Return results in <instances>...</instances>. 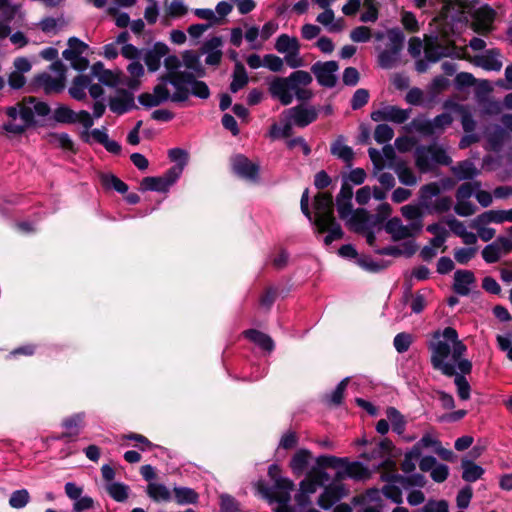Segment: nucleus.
<instances>
[{"label": "nucleus", "mask_w": 512, "mask_h": 512, "mask_svg": "<svg viewBox=\"0 0 512 512\" xmlns=\"http://www.w3.org/2000/svg\"><path fill=\"white\" fill-rule=\"evenodd\" d=\"M439 443L440 441L434 434L426 433L412 448L415 453H419L421 455L423 449L431 448L435 451Z\"/></svg>", "instance_id": "603ef678"}, {"label": "nucleus", "mask_w": 512, "mask_h": 512, "mask_svg": "<svg viewBox=\"0 0 512 512\" xmlns=\"http://www.w3.org/2000/svg\"><path fill=\"white\" fill-rule=\"evenodd\" d=\"M147 494L154 501H169L171 499V493L169 489L159 483H150L147 486Z\"/></svg>", "instance_id": "c03bdc74"}, {"label": "nucleus", "mask_w": 512, "mask_h": 512, "mask_svg": "<svg viewBox=\"0 0 512 512\" xmlns=\"http://www.w3.org/2000/svg\"><path fill=\"white\" fill-rule=\"evenodd\" d=\"M101 183L106 189H114L121 194L128 191V185L113 174H103L101 176Z\"/></svg>", "instance_id": "a18cd8bd"}, {"label": "nucleus", "mask_w": 512, "mask_h": 512, "mask_svg": "<svg viewBox=\"0 0 512 512\" xmlns=\"http://www.w3.org/2000/svg\"><path fill=\"white\" fill-rule=\"evenodd\" d=\"M476 252L475 247L459 248L455 250L454 258L458 263L466 264L475 256Z\"/></svg>", "instance_id": "774afa93"}, {"label": "nucleus", "mask_w": 512, "mask_h": 512, "mask_svg": "<svg viewBox=\"0 0 512 512\" xmlns=\"http://www.w3.org/2000/svg\"><path fill=\"white\" fill-rule=\"evenodd\" d=\"M349 382V378L343 379L335 388V390L327 396V401L332 405H339L343 400V394Z\"/></svg>", "instance_id": "0e129e2a"}, {"label": "nucleus", "mask_w": 512, "mask_h": 512, "mask_svg": "<svg viewBox=\"0 0 512 512\" xmlns=\"http://www.w3.org/2000/svg\"><path fill=\"white\" fill-rule=\"evenodd\" d=\"M507 130H492L489 133L487 147L490 150L497 151L501 148V143L506 137Z\"/></svg>", "instance_id": "680f3d73"}, {"label": "nucleus", "mask_w": 512, "mask_h": 512, "mask_svg": "<svg viewBox=\"0 0 512 512\" xmlns=\"http://www.w3.org/2000/svg\"><path fill=\"white\" fill-rule=\"evenodd\" d=\"M80 138L87 143H99L107 151L117 154L121 151V146L114 140H110L106 130H82Z\"/></svg>", "instance_id": "5701e85b"}, {"label": "nucleus", "mask_w": 512, "mask_h": 512, "mask_svg": "<svg viewBox=\"0 0 512 512\" xmlns=\"http://www.w3.org/2000/svg\"><path fill=\"white\" fill-rule=\"evenodd\" d=\"M454 47L443 43L438 36L425 38V57L430 62H437L443 57L452 56Z\"/></svg>", "instance_id": "412c9836"}, {"label": "nucleus", "mask_w": 512, "mask_h": 512, "mask_svg": "<svg viewBox=\"0 0 512 512\" xmlns=\"http://www.w3.org/2000/svg\"><path fill=\"white\" fill-rule=\"evenodd\" d=\"M107 105L101 101L93 103L92 114L86 110L75 112L65 105L58 106L52 113L51 119L54 122L65 125H82L83 128H91L94 120L103 116Z\"/></svg>", "instance_id": "0eeeda50"}, {"label": "nucleus", "mask_w": 512, "mask_h": 512, "mask_svg": "<svg viewBox=\"0 0 512 512\" xmlns=\"http://www.w3.org/2000/svg\"><path fill=\"white\" fill-rule=\"evenodd\" d=\"M166 6V17L168 18H180L185 16L188 13V7L185 5L183 0H171L168 4L167 0L165 1Z\"/></svg>", "instance_id": "49530a36"}, {"label": "nucleus", "mask_w": 512, "mask_h": 512, "mask_svg": "<svg viewBox=\"0 0 512 512\" xmlns=\"http://www.w3.org/2000/svg\"><path fill=\"white\" fill-rule=\"evenodd\" d=\"M424 208L418 205H405L401 208L403 217L412 222L420 221L422 223V217L424 214Z\"/></svg>", "instance_id": "4d7b16f0"}, {"label": "nucleus", "mask_w": 512, "mask_h": 512, "mask_svg": "<svg viewBox=\"0 0 512 512\" xmlns=\"http://www.w3.org/2000/svg\"><path fill=\"white\" fill-rule=\"evenodd\" d=\"M91 81L92 77L89 75L80 74L76 76L69 88L70 96L75 100H83L86 97V90Z\"/></svg>", "instance_id": "473e14b6"}, {"label": "nucleus", "mask_w": 512, "mask_h": 512, "mask_svg": "<svg viewBox=\"0 0 512 512\" xmlns=\"http://www.w3.org/2000/svg\"><path fill=\"white\" fill-rule=\"evenodd\" d=\"M232 172L239 178L251 183H258L260 180V165L252 162L244 154H235L230 157Z\"/></svg>", "instance_id": "2eb2a0df"}, {"label": "nucleus", "mask_w": 512, "mask_h": 512, "mask_svg": "<svg viewBox=\"0 0 512 512\" xmlns=\"http://www.w3.org/2000/svg\"><path fill=\"white\" fill-rule=\"evenodd\" d=\"M392 478L395 482H399L403 487H411V486H417V487H424L426 484V478L419 473L413 474L408 477H403L398 474H393Z\"/></svg>", "instance_id": "09e8293b"}, {"label": "nucleus", "mask_w": 512, "mask_h": 512, "mask_svg": "<svg viewBox=\"0 0 512 512\" xmlns=\"http://www.w3.org/2000/svg\"><path fill=\"white\" fill-rule=\"evenodd\" d=\"M440 192L441 187L436 182L426 184L420 188V205L424 208L425 212L432 214L450 210L452 206V199L450 197L444 196L432 201Z\"/></svg>", "instance_id": "9b49d317"}, {"label": "nucleus", "mask_w": 512, "mask_h": 512, "mask_svg": "<svg viewBox=\"0 0 512 512\" xmlns=\"http://www.w3.org/2000/svg\"><path fill=\"white\" fill-rule=\"evenodd\" d=\"M108 106L114 114L122 115L134 108V97L126 92L120 93L109 99Z\"/></svg>", "instance_id": "c756f323"}, {"label": "nucleus", "mask_w": 512, "mask_h": 512, "mask_svg": "<svg viewBox=\"0 0 512 512\" xmlns=\"http://www.w3.org/2000/svg\"><path fill=\"white\" fill-rule=\"evenodd\" d=\"M257 487L258 491L271 502L289 503L291 499L290 492L294 489V483L288 478L281 477L274 482L277 491H271L263 482H259Z\"/></svg>", "instance_id": "dca6fc26"}, {"label": "nucleus", "mask_w": 512, "mask_h": 512, "mask_svg": "<svg viewBox=\"0 0 512 512\" xmlns=\"http://www.w3.org/2000/svg\"><path fill=\"white\" fill-rule=\"evenodd\" d=\"M457 202L454 207L455 212L462 217H467L475 213L476 206L470 201V199L456 198Z\"/></svg>", "instance_id": "13d9d810"}, {"label": "nucleus", "mask_w": 512, "mask_h": 512, "mask_svg": "<svg viewBox=\"0 0 512 512\" xmlns=\"http://www.w3.org/2000/svg\"><path fill=\"white\" fill-rule=\"evenodd\" d=\"M248 81L249 78L244 65L241 62L236 61L232 74V81L229 87L230 91L232 93L238 92L247 85Z\"/></svg>", "instance_id": "f704fd0d"}, {"label": "nucleus", "mask_w": 512, "mask_h": 512, "mask_svg": "<svg viewBox=\"0 0 512 512\" xmlns=\"http://www.w3.org/2000/svg\"><path fill=\"white\" fill-rule=\"evenodd\" d=\"M452 172L461 180L471 179L478 174L477 168L471 161H463L452 167Z\"/></svg>", "instance_id": "37998d69"}, {"label": "nucleus", "mask_w": 512, "mask_h": 512, "mask_svg": "<svg viewBox=\"0 0 512 512\" xmlns=\"http://www.w3.org/2000/svg\"><path fill=\"white\" fill-rule=\"evenodd\" d=\"M220 509L221 512H238L239 502L229 494H222L220 496Z\"/></svg>", "instance_id": "69168bd1"}, {"label": "nucleus", "mask_w": 512, "mask_h": 512, "mask_svg": "<svg viewBox=\"0 0 512 512\" xmlns=\"http://www.w3.org/2000/svg\"><path fill=\"white\" fill-rule=\"evenodd\" d=\"M44 138L55 148H61L64 151L76 153L74 142L67 133L49 132Z\"/></svg>", "instance_id": "2f4dec72"}, {"label": "nucleus", "mask_w": 512, "mask_h": 512, "mask_svg": "<svg viewBox=\"0 0 512 512\" xmlns=\"http://www.w3.org/2000/svg\"><path fill=\"white\" fill-rule=\"evenodd\" d=\"M378 64L383 69H392L402 64V49L405 36L398 29H389L385 33H377Z\"/></svg>", "instance_id": "39448f33"}, {"label": "nucleus", "mask_w": 512, "mask_h": 512, "mask_svg": "<svg viewBox=\"0 0 512 512\" xmlns=\"http://www.w3.org/2000/svg\"><path fill=\"white\" fill-rule=\"evenodd\" d=\"M388 422L392 425V430L398 435H402L406 429L407 421L403 414L395 407H388L385 411Z\"/></svg>", "instance_id": "c9c22d12"}, {"label": "nucleus", "mask_w": 512, "mask_h": 512, "mask_svg": "<svg viewBox=\"0 0 512 512\" xmlns=\"http://www.w3.org/2000/svg\"><path fill=\"white\" fill-rule=\"evenodd\" d=\"M18 12V7L13 5L10 0H0V21L9 24Z\"/></svg>", "instance_id": "864d4df0"}, {"label": "nucleus", "mask_w": 512, "mask_h": 512, "mask_svg": "<svg viewBox=\"0 0 512 512\" xmlns=\"http://www.w3.org/2000/svg\"><path fill=\"white\" fill-rule=\"evenodd\" d=\"M372 118L375 121H390L396 124H401L408 120L409 111L400 109L396 106H384L381 109L372 113Z\"/></svg>", "instance_id": "b1692460"}, {"label": "nucleus", "mask_w": 512, "mask_h": 512, "mask_svg": "<svg viewBox=\"0 0 512 512\" xmlns=\"http://www.w3.org/2000/svg\"><path fill=\"white\" fill-rule=\"evenodd\" d=\"M275 49L277 52L286 55L291 51L300 50V43L296 37L289 36L288 34H281L276 39Z\"/></svg>", "instance_id": "e433bc0d"}, {"label": "nucleus", "mask_w": 512, "mask_h": 512, "mask_svg": "<svg viewBox=\"0 0 512 512\" xmlns=\"http://www.w3.org/2000/svg\"><path fill=\"white\" fill-rule=\"evenodd\" d=\"M312 82V76L303 70L292 72L288 77H275L269 83V93L282 105H289L293 101V89L297 85L308 86Z\"/></svg>", "instance_id": "423d86ee"}, {"label": "nucleus", "mask_w": 512, "mask_h": 512, "mask_svg": "<svg viewBox=\"0 0 512 512\" xmlns=\"http://www.w3.org/2000/svg\"><path fill=\"white\" fill-rule=\"evenodd\" d=\"M423 224L420 221L411 222L409 225H403L399 218L388 220L385 230L396 241L414 237L422 230Z\"/></svg>", "instance_id": "6ab92c4d"}, {"label": "nucleus", "mask_w": 512, "mask_h": 512, "mask_svg": "<svg viewBox=\"0 0 512 512\" xmlns=\"http://www.w3.org/2000/svg\"><path fill=\"white\" fill-rule=\"evenodd\" d=\"M429 350L433 368L440 370L444 375L452 376L456 370L462 374L471 372L472 363L463 358L467 347L459 339L454 328L446 327L442 331H436L429 344Z\"/></svg>", "instance_id": "f03ea898"}, {"label": "nucleus", "mask_w": 512, "mask_h": 512, "mask_svg": "<svg viewBox=\"0 0 512 512\" xmlns=\"http://www.w3.org/2000/svg\"><path fill=\"white\" fill-rule=\"evenodd\" d=\"M62 55L64 59L71 62L72 68L77 71H84L89 65L87 58L80 54H76L72 49H65Z\"/></svg>", "instance_id": "de8ad7c7"}, {"label": "nucleus", "mask_w": 512, "mask_h": 512, "mask_svg": "<svg viewBox=\"0 0 512 512\" xmlns=\"http://www.w3.org/2000/svg\"><path fill=\"white\" fill-rule=\"evenodd\" d=\"M309 472L321 486L332 480L318 498V505L327 510L347 494V490L340 482L352 478V463L348 458L319 456L316 459V466Z\"/></svg>", "instance_id": "20e7f679"}, {"label": "nucleus", "mask_w": 512, "mask_h": 512, "mask_svg": "<svg viewBox=\"0 0 512 512\" xmlns=\"http://www.w3.org/2000/svg\"><path fill=\"white\" fill-rule=\"evenodd\" d=\"M50 70L55 76L43 72L35 76V84L42 88L46 94L60 93L65 88L66 67L60 60H55L50 65Z\"/></svg>", "instance_id": "f8f14e48"}, {"label": "nucleus", "mask_w": 512, "mask_h": 512, "mask_svg": "<svg viewBox=\"0 0 512 512\" xmlns=\"http://www.w3.org/2000/svg\"><path fill=\"white\" fill-rule=\"evenodd\" d=\"M360 13V21L375 22L378 18V3L376 0H354V14Z\"/></svg>", "instance_id": "cd10ccee"}, {"label": "nucleus", "mask_w": 512, "mask_h": 512, "mask_svg": "<svg viewBox=\"0 0 512 512\" xmlns=\"http://www.w3.org/2000/svg\"><path fill=\"white\" fill-rule=\"evenodd\" d=\"M392 512H409V510L398 506ZM421 512H449L448 503L445 500H429L423 506Z\"/></svg>", "instance_id": "79ce46f5"}, {"label": "nucleus", "mask_w": 512, "mask_h": 512, "mask_svg": "<svg viewBox=\"0 0 512 512\" xmlns=\"http://www.w3.org/2000/svg\"><path fill=\"white\" fill-rule=\"evenodd\" d=\"M127 71L132 77V80L128 83V85L131 88H135L139 84L138 79L144 74V67L139 61L135 60L127 66Z\"/></svg>", "instance_id": "bf43d9fd"}, {"label": "nucleus", "mask_w": 512, "mask_h": 512, "mask_svg": "<svg viewBox=\"0 0 512 512\" xmlns=\"http://www.w3.org/2000/svg\"><path fill=\"white\" fill-rule=\"evenodd\" d=\"M89 76L92 77V81L97 79L99 83L106 86H115L118 82V77L112 71L104 68L101 62H96L91 68Z\"/></svg>", "instance_id": "7c9ffc66"}, {"label": "nucleus", "mask_w": 512, "mask_h": 512, "mask_svg": "<svg viewBox=\"0 0 512 512\" xmlns=\"http://www.w3.org/2000/svg\"><path fill=\"white\" fill-rule=\"evenodd\" d=\"M421 457L419 453H415L414 449L411 448L405 453L404 460L401 463V469L405 473H411L415 470V462Z\"/></svg>", "instance_id": "052dcab7"}, {"label": "nucleus", "mask_w": 512, "mask_h": 512, "mask_svg": "<svg viewBox=\"0 0 512 512\" xmlns=\"http://www.w3.org/2000/svg\"><path fill=\"white\" fill-rule=\"evenodd\" d=\"M30 502V494L26 489H20L12 492L9 505L15 509H21Z\"/></svg>", "instance_id": "5fc2aeb1"}, {"label": "nucleus", "mask_w": 512, "mask_h": 512, "mask_svg": "<svg viewBox=\"0 0 512 512\" xmlns=\"http://www.w3.org/2000/svg\"><path fill=\"white\" fill-rule=\"evenodd\" d=\"M317 110L312 106L298 105L287 111V123L284 128H291V125L300 127L308 126L317 119Z\"/></svg>", "instance_id": "aec40b11"}, {"label": "nucleus", "mask_w": 512, "mask_h": 512, "mask_svg": "<svg viewBox=\"0 0 512 512\" xmlns=\"http://www.w3.org/2000/svg\"><path fill=\"white\" fill-rule=\"evenodd\" d=\"M474 66L486 71H500L503 67V55L497 48L486 49L483 53L468 58Z\"/></svg>", "instance_id": "a211bd4d"}, {"label": "nucleus", "mask_w": 512, "mask_h": 512, "mask_svg": "<svg viewBox=\"0 0 512 512\" xmlns=\"http://www.w3.org/2000/svg\"><path fill=\"white\" fill-rule=\"evenodd\" d=\"M207 99L210 91L205 82L196 80L192 73H172L168 81L158 83L151 93H142L138 101L142 106L151 108L163 102H185L189 94Z\"/></svg>", "instance_id": "7ed1b4c3"}, {"label": "nucleus", "mask_w": 512, "mask_h": 512, "mask_svg": "<svg viewBox=\"0 0 512 512\" xmlns=\"http://www.w3.org/2000/svg\"><path fill=\"white\" fill-rule=\"evenodd\" d=\"M245 338L258 345L261 349L271 352L274 349V342L272 338L256 329H248L243 332Z\"/></svg>", "instance_id": "72a5a7b5"}, {"label": "nucleus", "mask_w": 512, "mask_h": 512, "mask_svg": "<svg viewBox=\"0 0 512 512\" xmlns=\"http://www.w3.org/2000/svg\"><path fill=\"white\" fill-rule=\"evenodd\" d=\"M511 251L512 239L508 237H498L493 243L483 249L482 257L487 263H494Z\"/></svg>", "instance_id": "4be33fe9"}, {"label": "nucleus", "mask_w": 512, "mask_h": 512, "mask_svg": "<svg viewBox=\"0 0 512 512\" xmlns=\"http://www.w3.org/2000/svg\"><path fill=\"white\" fill-rule=\"evenodd\" d=\"M386 480H389L391 483L386 484L382 488L381 492L378 489H370L367 491L366 495L362 498V501H372L375 503L366 508L359 507L360 512H380L381 505L379 504V501L381 499V493L396 504H401L403 502L402 491L396 485L397 482L393 480L392 475L388 476Z\"/></svg>", "instance_id": "ddd939ff"}, {"label": "nucleus", "mask_w": 512, "mask_h": 512, "mask_svg": "<svg viewBox=\"0 0 512 512\" xmlns=\"http://www.w3.org/2000/svg\"><path fill=\"white\" fill-rule=\"evenodd\" d=\"M474 29L478 33H486L491 29L495 18V11L488 5L477 7L473 13Z\"/></svg>", "instance_id": "393cba45"}, {"label": "nucleus", "mask_w": 512, "mask_h": 512, "mask_svg": "<svg viewBox=\"0 0 512 512\" xmlns=\"http://www.w3.org/2000/svg\"><path fill=\"white\" fill-rule=\"evenodd\" d=\"M51 109L49 105L36 97H25L15 106L7 108V115L16 119L19 117L26 126L36 125L40 119L49 116Z\"/></svg>", "instance_id": "6e6552de"}, {"label": "nucleus", "mask_w": 512, "mask_h": 512, "mask_svg": "<svg viewBox=\"0 0 512 512\" xmlns=\"http://www.w3.org/2000/svg\"><path fill=\"white\" fill-rule=\"evenodd\" d=\"M451 161L446 149L436 143L417 147L415 151V164L421 173L430 172L438 165H448Z\"/></svg>", "instance_id": "9d476101"}, {"label": "nucleus", "mask_w": 512, "mask_h": 512, "mask_svg": "<svg viewBox=\"0 0 512 512\" xmlns=\"http://www.w3.org/2000/svg\"><path fill=\"white\" fill-rule=\"evenodd\" d=\"M394 449L391 440L383 439L379 443L370 447V455L366 453L363 457L367 460V465L362 462H354V480L366 479L371 473L381 467Z\"/></svg>", "instance_id": "1a4fd4ad"}, {"label": "nucleus", "mask_w": 512, "mask_h": 512, "mask_svg": "<svg viewBox=\"0 0 512 512\" xmlns=\"http://www.w3.org/2000/svg\"><path fill=\"white\" fill-rule=\"evenodd\" d=\"M182 174V165H174L162 176L144 177L140 183L141 191L167 192Z\"/></svg>", "instance_id": "4468645a"}, {"label": "nucleus", "mask_w": 512, "mask_h": 512, "mask_svg": "<svg viewBox=\"0 0 512 512\" xmlns=\"http://www.w3.org/2000/svg\"><path fill=\"white\" fill-rule=\"evenodd\" d=\"M106 490L117 502H124L128 498L129 487L125 484L113 482L106 486Z\"/></svg>", "instance_id": "8fccbe9b"}, {"label": "nucleus", "mask_w": 512, "mask_h": 512, "mask_svg": "<svg viewBox=\"0 0 512 512\" xmlns=\"http://www.w3.org/2000/svg\"><path fill=\"white\" fill-rule=\"evenodd\" d=\"M412 343V335L409 333H399L394 338V347L399 353L406 352Z\"/></svg>", "instance_id": "338daca9"}, {"label": "nucleus", "mask_w": 512, "mask_h": 512, "mask_svg": "<svg viewBox=\"0 0 512 512\" xmlns=\"http://www.w3.org/2000/svg\"><path fill=\"white\" fill-rule=\"evenodd\" d=\"M395 172L399 178V181L404 185L413 186L418 182L414 172L404 164H398L395 167Z\"/></svg>", "instance_id": "3c124183"}, {"label": "nucleus", "mask_w": 512, "mask_h": 512, "mask_svg": "<svg viewBox=\"0 0 512 512\" xmlns=\"http://www.w3.org/2000/svg\"><path fill=\"white\" fill-rule=\"evenodd\" d=\"M475 284L474 274L469 270H458L454 274V290L459 295H468Z\"/></svg>", "instance_id": "c85d7f7f"}, {"label": "nucleus", "mask_w": 512, "mask_h": 512, "mask_svg": "<svg viewBox=\"0 0 512 512\" xmlns=\"http://www.w3.org/2000/svg\"><path fill=\"white\" fill-rule=\"evenodd\" d=\"M335 206L339 218L349 229H352V170L342 173V185L336 196L335 204L332 194L329 192H318L314 196L315 215H312L311 222L315 225L318 233H328L324 238L325 245H330L344 236V232L334 216Z\"/></svg>", "instance_id": "f257e3e1"}, {"label": "nucleus", "mask_w": 512, "mask_h": 512, "mask_svg": "<svg viewBox=\"0 0 512 512\" xmlns=\"http://www.w3.org/2000/svg\"><path fill=\"white\" fill-rule=\"evenodd\" d=\"M331 154L342 159L350 167L352 161V148L345 144L343 136H339L335 142L331 145Z\"/></svg>", "instance_id": "4c0bfd02"}, {"label": "nucleus", "mask_w": 512, "mask_h": 512, "mask_svg": "<svg viewBox=\"0 0 512 512\" xmlns=\"http://www.w3.org/2000/svg\"><path fill=\"white\" fill-rule=\"evenodd\" d=\"M461 467L463 470L462 478L467 482H475L484 473V469L481 466L467 459L462 460Z\"/></svg>", "instance_id": "58836bf2"}, {"label": "nucleus", "mask_w": 512, "mask_h": 512, "mask_svg": "<svg viewBox=\"0 0 512 512\" xmlns=\"http://www.w3.org/2000/svg\"><path fill=\"white\" fill-rule=\"evenodd\" d=\"M173 492L175 500L179 505L195 504L199 498L198 493L188 487H175Z\"/></svg>", "instance_id": "ea45409f"}, {"label": "nucleus", "mask_w": 512, "mask_h": 512, "mask_svg": "<svg viewBox=\"0 0 512 512\" xmlns=\"http://www.w3.org/2000/svg\"><path fill=\"white\" fill-rule=\"evenodd\" d=\"M480 188V184L478 182H467L462 184L457 192L456 198L460 199H470L473 195L476 194V191Z\"/></svg>", "instance_id": "e2e57ef3"}, {"label": "nucleus", "mask_w": 512, "mask_h": 512, "mask_svg": "<svg viewBox=\"0 0 512 512\" xmlns=\"http://www.w3.org/2000/svg\"><path fill=\"white\" fill-rule=\"evenodd\" d=\"M503 222V210H489L476 217V224H500Z\"/></svg>", "instance_id": "6e6d98bb"}, {"label": "nucleus", "mask_w": 512, "mask_h": 512, "mask_svg": "<svg viewBox=\"0 0 512 512\" xmlns=\"http://www.w3.org/2000/svg\"><path fill=\"white\" fill-rule=\"evenodd\" d=\"M339 66L336 61H317L311 66V72L316 77L318 83L327 88H332L336 85Z\"/></svg>", "instance_id": "f3484780"}, {"label": "nucleus", "mask_w": 512, "mask_h": 512, "mask_svg": "<svg viewBox=\"0 0 512 512\" xmlns=\"http://www.w3.org/2000/svg\"><path fill=\"white\" fill-rule=\"evenodd\" d=\"M169 52V47L163 42H156L144 55V62L150 72L160 68L161 59Z\"/></svg>", "instance_id": "a878e982"}, {"label": "nucleus", "mask_w": 512, "mask_h": 512, "mask_svg": "<svg viewBox=\"0 0 512 512\" xmlns=\"http://www.w3.org/2000/svg\"><path fill=\"white\" fill-rule=\"evenodd\" d=\"M291 131L292 130H269L265 137L269 138L272 141L284 139L286 140V144L290 149L300 146L303 150L304 155H309L311 150L302 137L289 139L291 136Z\"/></svg>", "instance_id": "bb28decb"}, {"label": "nucleus", "mask_w": 512, "mask_h": 512, "mask_svg": "<svg viewBox=\"0 0 512 512\" xmlns=\"http://www.w3.org/2000/svg\"><path fill=\"white\" fill-rule=\"evenodd\" d=\"M310 457L311 453L306 449L297 451L290 461V467L293 472L297 475H301L306 469Z\"/></svg>", "instance_id": "a19ab883"}]
</instances>
